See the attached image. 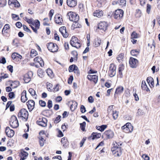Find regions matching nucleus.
Masks as SVG:
<instances>
[{
	"label": "nucleus",
	"instance_id": "aec40b11",
	"mask_svg": "<svg viewBox=\"0 0 160 160\" xmlns=\"http://www.w3.org/2000/svg\"><path fill=\"white\" fill-rule=\"evenodd\" d=\"M21 101L23 102H25L28 100V98L27 97L26 91L24 90L21 93Z\"/></svg>",
	"mask_w": 160,
	"mask_h": 160
},
{
	"label": "nucleus",
	"instance_id": "72a5a7b5",
	"mask_svg": "<svg viewBox=\"0 0 160 160\" xmlns=\"http://www.w3.org/2000/svg\"><path fill=\"white\" fill-rule=\"evenodd\" d=\"M28 155V153L26 151H24L23 149H21V152L19 154L20 157H22L26 158H27Z\"/></svg>",
	"mask_w": 160,
	"mask_h": 160
},
{
	"label": "nucleus",
	"instance_id": "ddd939ff",
	"mask_svg": "<svg viewBox=\"0 0 160 160\" xmlns=\"http://www.w3.org/2000/svg\"><path fill=\"white\" fill-rule=\"evenodd\" d=\"M5 133L7 136L9 138L12 137L14 134V131L10 129L9 127H7L5 129Z\"/></svg>",
	"mask_w": 160,
	"mask_h": 160
},
{
	"label": "nucleus",
	"instance_id": "09e8293b",
	"mask_svg": "<svg viewBox=\"0 0 160 160\" xmlns=\"http://www.w3.org/2000/svg\"><path fill=\"white\" fill-rule=\"evenodd\" d=\"M124 56V54L122 53L120 54L118 57H117V59L119 62H120V60H121L123 59Z\"/></svg>",
	"mask_w": 160,
	"mask_h": 160
},
{
	"label": "nucleus",
	"instance_id": "7c9ffc66",
	"mask_svg": "<svg viewBox=\"0 0 160 160\" xmlns=\"http://www.w3.org/2000/svg\"><path fill=\"white\" fill-rule=\"evenodd\" d=\"M107 126L106 125H102L100 126H96V128L97 130L102 132L107 128Z\"/></svg>",
	"mask_w": 160,
	"mask_h": 160
},
{
	"label": "nucleus",
	"instance_id": "864d4df0",
	"mask_svg": "<svg viewBox=\"0 0 160 160\" xmlns=\"http://www.w3.org/2000/svg\"><path fill=\"white\" fill-rule=\"evenodd\" d=\"M12 19L14 20H18L19 19L18 16L15 14H12Z\"/></svg>",
	"mask_w": 160,
	"mask_h": 160
},
{
	"label": "nucleus",
	"instance_id": "338daca9",
	"mask_svg": "<svg viewBox=\"0 0 160 160\" xmlns=\"http://www.w3.org/2000/svg\"><path fill=\"white\" fill-rule=\"evenodd\" d=\"M94 100V99L92 96H90L88 97V101L89 103H92L93 102Z\"/></svg>",
	"mask_w": 160,
	"mask_h": 160
},
{
	"label": "nucleus",
	"instance_id": "774afa93",
	"mask_svg": "<svg viewBox=\"0 0 160 160\" xmlns=\"http://www.w3.org/2000/svg\"><path fill=\"white\" fill-rule=\"evenodd\" d=\"M54 13V11L53 9H51L50 10L49 13V16L50 18V20H51L53 14Z\"/></svg>",
	"mask_w": 160,
	"mask_h": 160
},
{
	"label": "nucleus",
	"instance_id": "052dcab7",
	"mask_svg": "<svg viewBox=\"0 0 160 160\" xmlns=\"http://www.w3.org/2000/svg\"><path fill=\"white\" fill-rule=\"evenodd\" d=\"M7 69L11 72H13V67L11 65H9L7 66Z\"/></svg>",
	"mask_w": 160,
	"mask_h": 160
},
{
	"label": "nucleus",
	"instance_id": "4be33fe9",
	"mask_svg": "<svg viewBox=\"0 0 160 160\" xmlns=\"http://www.w3.org/2000/svg\"><path fill=\"white\" fill-rule=\"evenodd\" d=\"M67 2L68 6L70 7H74L77 4L76 0H67Z\"/></svg>",
	"mask_w": 160,
	"mask_h": 160
},
{
	"label": "nucleus",
	"instance_id": "0eeeda50",
	"mask_svg": "<svg viewBox=\"0 0 160 160\" xmlns=\"http://www.w3.org/2000/svg\"><path fill=\"white\" fill-rule=\"evenodd\" d=\"M48 120L45 118H39L37 121L36 123L38 125L42 127H45L47 125Z\"/></svg>",
	"mask_w": 160,
	"mask_h": 160
},
{
	"label": "nucleus",
	"instance_id": "a211bd4d",
	"mask_svg": "<svg viewBox=\"0 0 160 160\" xmlns=\"http://www.w3.org/2000/svg\"><path fill=\"white\" fill-rule=\"evenodd\" d=\"M70 43L72 47L77 43H79L78 38L75 36H73L70 41Z\"/></svg>",
	"mask_w": 160,
	"mask_h": 160
},
{
	"label": "nucleus",
	"instance_id": "423d86ee",
	"mask_svg": "<svg viewBox=\"0 0 160 160\" xmlns=\"http://www.w3.org/2000/svg\"><path fill=\"white\" fill-rule=\"evenodd\" d=\"M123 15V11L121 9L116 10L114 14V17L115 19H122Z\"/></svg>",
	"mask_w": 160,
	"mask_h": 160
},
{
	"label": "nucleus",
	"instance_id": "2f4dec72",
	"mask_svg": "<svg viewBox=\"0 0 160 160\" xmlns=\"http://www.w3.org/2000/svg\"><path fill=\"white\" fill-rule=\"evenodd\" d=\"M118 150L120 152H121V148L120 147H119L116 145L115 146H114L112 147L111 149V151L113 153H116V151L117 152H118Z\"/></svg>",
	"mask_w": 160,
	"mask_h": 160
},
{
	"label": "nucleus",
	"instance_id": "c756f323",
	"mask_svg": "<svg viewBox=\"0 0 160 160\" xmlns=\"http://www.w3.org/2000/svg\"><path fill=\"white\" fill-rule=\"evenodd\" d=\"M101 40L99 38H97L95 40L94 42L93 43V46L94 47H97L99 46L101 43Z\"/></svg>",
	"mask_w": 160,
	"mask_h": 160
},
{
	"label": "nucleus",
	"instance_id": "79ce46f5",
	"mask_svg": "<svg viewBox=\"0 0 160 160\" xmlns=\"http://www.w3.org/2000/svg\"><path fill=\"white\" fill-rule=\"evenodd\" d=\"M118 112H117V111H113L112 116H113V118L114 120L116 119L117 118L118 116Z\"/></svg>",
	"mask_w": 160,
	"mask_h": 160
},
{
	"label": "nucleus",
	"instance_id": "ea45409f",
	"mask_svg": "<svg viewBox=\"0 0 160 160\" xmlns=\"http://www.w3.org/2000/svg\"><path fill=\"white\" fill-rule=\"evenodd\" d=\"M38 54V53L37 51L33 49H32L31 50V54L30 56L32 57L36 56Z\"/></svg>",
	"mask_w": 160,
	"mask_h": 160
},
{
	"label": "nucleus",
	"instance_id": "6e6d98bb",
	"mask_svg": "<svg viewBox=\"0 0 160 160\" xmlns=\"http://www.w3.org/2000/svg\"><path fill=\"white\" fill-rule=\"evenodd\" d=\"M18 53L16 52L13 53L12 55V58L13 60H16L17 58L18 57Z\"/></svg>",
	"mask_w": 160,
	"mask_h": 160
},
{
	"label": "nucleus",
	"instance_id": "b1692460",
	"mask_svg": "<svg viewBox=\"0 0 160 160\" xmlns=\"http://www.w3.org/2000/svg\"><path fill=\"white\" fill-rule=\"evenodd\" d=\"M147 81L149 84L151 88L154 87V81L153 78L151 77H149L147 78Z\"/></svg>",
	"mask_w": 160,
	"mask_h": 160
},
{
	"label": "nucleus",
	"instance_id": "9d476101",
	"mask_svg": "<svg viewBox=\"0 0 160 160\" xmlns=\"http://www.w3.org/2000/svg\"><path fill=\"white\" fill-rule=\"evenodd\" d=\"M138 60L132 57H130L129 60V63L131 67L135 68H136L138 66Z\"/></svg>",
	"mask_w": 160,
	"mask_h": 160
},
{
	"label": "nucleus",
	"instance_id": "13d9d810",
	"mask_svg": "<svg viewBox=\"0 0 160 160\" xmlns=\"http://www.w3.org/2000/svg\"><path fill=\"white\" fill-rule=\"evenodd\" d=\"M87 138L86 137H84L82 139L80 142V147H82L83 145L85 142V141L86 139Z\"/></svg>",
	"mask_w": 160,
	"mask_h": 160
},
{
	"label": "nucleus",
	"instance_id": "0e129e2a",
	"mask_svg": "<svg viewBox=\"0 0 160 160\" xmlns=\"http://www.w3.org/2000/svg\"><path fill=\"white\" fill-rule=\"evenodd\" d=\"M6 63V60L4 57H2L0 59V63L3 64H5Z\"/></svg>",
	"mask_w": 160,
	"mask_h": 160
},
{
	"label": "nucleus",
	"instance_id": "f257e3e1",
	"mask_svg": "<svg viewBox=\"0 0 160 160\" xmlns=\"http://www.w3.org/2000/svg\"><path fill=\"white\" fill-rule=\"evenodd\" d=\"M30 24L29 26L33 31L36 33H38V30L40 28V22L39 21H26Z\"/></svg>",
	"mask_w": 160,
	"mask_h": 160
},
{
	"label": "nucleus",
	"instance_id": "a878e982",
	"mask_svg": "<svg viewBox=\"0 0 160 160\" xmlns=\"http://www.w3.org/2000/svg\"><path fill=\"white\" fill-rule=\"evenodd\" d=\"M123 88L122 86H119L116 89L114 96L116 94H120L123 92Z\"/></svg>",
	"mask_w": 160,
	"mask_h": 160
},
{
	"label": "nucleus",
	"instance_id": "393cba45",
	"mask_svg": "<svg viewBox=\"0 0 160 160\" xmlns=\"http://www.w3.org/2000/svg\"><path fill=\"white\" fill-rule=\"evenodd\" d=\"M118 2H115L112 3L113 4H117ZM119 5L121 7H125L126 5V0H120L118 2Z\"/></svg>",
	"mask_w": 160,
	"mask_h": 160
},
{
	"label": "nucleus",
	"instance_id": "7ed1b4c3",
	"mask_svg": "<svg viewBox=\"0 0 160 160\" xmlns=\"http://www.w3.org/2000/svg\"><path fill=\"white\" fill-rule=\"evenodd\" d=\"M47 46L48 50L52 52H57L58 49V46L57 44L52 42L48 43L47 44Z\"/></svg>",
	"mask_w": 160,
	"mask_h": 160
},
{
	"label": "nucleus",
	"instance_id": "4468645a",
	"mask_svg": "<svg viewBox=\"0 0 160 160\" xmlns=\"http://www.w3.org/2000/svg\"><path fill=\"white\" fill-rule=\"evenodd\" d=\"M59 31L64 38H67L68 36V34L67 32L66 28L65 27L63 26L59 28Z\"/></svg>",
	"mask_w": 160,
	"mask_h": 160
},
{
	"label": "nucleus",
	"instance_id": "603ef678",
	"mask_svg": "<svg viewBox=\"0 0 160 160\" xmlns=\"http://www.w3.org/2000/svg\"><path fill=\"white\" fill-rule=\"evenodd\" d=\"M8 97L10 99H12L15 97V94L13 92H10L8 93Z\"/></svg>",
	"mask_w": 160,
	"mask_h": 160
},
{
	"label": "nucleus",
	"instance_id": "8fccbe9b",
	"mask_svg": "<svg viewBox=\"0 0 160 160\" xmlns=\"http://www.w3.org/2000/svg\"><path fill=\"white\" fill-rule=\"evenodd\" d=\"M52 106V100H49L47 103V106L49 109L51 108Z\"/></svg>",
	"mask_w": 160,
	"mask_h": 160
},
{
	"label": "nucleus",
	"instance_id": "e433bc0d",
	"mask_svg": "<svg viewBox=\"0 0 160 160\" xmlns=\"http://www.w3.org/2000/svg\"><path fill=\"white\" fill-rule=\"evenodd\" d=\"M23 79L25 83H28L31 81V78L28 75H26Z\"/></svg>",
	"mask_w": 160,
	"mask_h": 160
},
{
	"label": "nucleus",
	"instance_id": "37998d69",
	"mask_svg": "<svg viewBox=\"0 0 160 160\" xmlns=\"http://www.w3.org/2000/svg\"><path fill=\"white\" fill-rule=\"evenodd\" d=\"M23 29L25 31L30 33H32L31 31L26 25H23Z\"/></svg>",
	"mask_w": 160,
	"mask_h": 160
},
{
	"label": "nucleus",
	"instance_id": "2eb2a0df",
	"mask_svg": "<svg viewBox=\"0 0 160 160\" xmlns=\"http://www.w3.org/2000/svg\"><path fill=\"white\" fill-rule=\"evenodd\" d=\"M104 135L106 137L107 139L111 138L113 137L114 132L111 130H107L104 132Z\"/></svg>",
	"mask_w": 160,
	"mask_h": 160
},
{
	"label": "nucleus",
	"instance_id": "69168bd1",
	"mask_svg": "<svg viewBox=\"0 0 160 160\" xmlns=\"http://www.w3.org/2000/svg\"><path fill=\"white\" fill-rule=\"evenodd\" d=\"M131 36L133 38H138L137 34L135 32H133L132 33Z\"/></svg>",
	"mask_w": 160,
	"mask_h": 160
},
{
	"label": "nucleus",
	"instance_id": "cd10ccee",
	"mask_svg": "<svg viewBox=\"0 0 160 160\" xmlns=\"http://www.w3.org/2000/svg\"><path fill=\"white\" fill-rule=\"evenodd\" d=\"M141 88L143 90H146L147 92L150 91L146 84L145 81L144 80H143L142 82Z\"/></svg>",
	"mask_w": 160,
	"mask_h": 160
},
{
	"label": "nucleus",
	"instance_id": "c85d7f7f",
	"mask_svg": "<svg viewBox=\"0 0 160 160\" xmlns=\"http://www.w3.org/2000/svg\"><path fill=\"white\" fill-rule=\"evenodd\" d=\"M78 21H75L72 25V28L73 29L75 28H80L81 27V25L78 22Z\"/></svg>",
	"mask_w": 160,
	"mask_h": 160
},
{
	"label": "nucleus",
	"instance_id": "6e6552de",
	"mask_svg": "<svg viewBox=\"0 0 160 160\" xmlns=\"http://www.w3.org/2000/svg\"><path fill=\"white\" fill-rule=\"evenodd\" d=\"M67 17L69 20H79V16L75 12H69L67 14Z\"/></svg>",
	"mask_w": 160,
	"mask_h": 160
},
{
	"label": "nucleus",
	"instance_id": "bb28decb",
	"mask_svg": "<svg viewBox=\"0 0 160 160\" xmlns=\"http://www.w3.org/2000/svg\"><path fill=\"white\" fill-rule=\"evenodd\" d=\"M72 104L71 105L70 109L72 111H73L77 108L78 106L77 102L74 101H72Z\"/></svg>",
	"mask_w": 160,
	"mask_h": 160
},
{
	"label": "nucleus",
	"instance_id": "f3484780",
	"mask_svg": "<svg viewBox=\"0 0 160 160\" xmlns=\"http://www.w3.org/2000/svg\"><path fill=\"white\" fill-rule=\"evenodd\" d=\"M100 133H97V132H92L91 136L88 138V139H90L92 138V140H94L95 139L99 138L101 137Z\"/></svg>",
	"mask_w": 160,
	"mask_h": 160
},
{
	"label": "nucleus",
	"instance_id": "a19ab883",
	"mask_svg": "<svg viewBox=\"0 0 160 160\" xmlns=\"http://www.w3.org/2000/svg\"><path fill=\"white\" fill-rule=\"evenodd\" d=\"M7 4L6 0H0V7H4Z\"/></svg>",
	"mask_w": 160,
	"mask_h": 160
},
{
	"label": "nucleus",
	"instance_id": "680f3d73",
	"mask_svg": "<svg viewBox=\"0 0 160 160\" xmlns=\"http://www.w3.org/2000/svg\"><path fill=\"white\" fill-rule=\"evenodd\" d=\"M10 28V26L8 24H5L2 30V34H3V32H4V30L5 29H6V30H7V29L8 30V29H9Z\"/></svg>",
	"mask_w": 160,
	"mask_h": 160
},
{
	"label": "nucleus",
	"instance_id": "f704fd0d",
	"mask_svg": "<svg viewBox=\"0 0 160 160\" xmlns=\"http://www.w3.org/2000/svg\"><path fill=\"white\" fill-rule=\"evenodd\" d=\"M131 54L132 56H137L139 53V52L136 50H132L131 51Z\"/></svg>",
	"mask_w": 160,
	"mask_h": 160
},
{
	"label": "nucleus",
	"instance_id": "f03ea898",
	"mask_svg": "<svg viewBox=\"0 0 160 160\" xmlns=\"http://www.w3.org/2000/svg\"><path fill=\"white\" fill-rule=\"evenodd\" d=\"M9 123L12 128H16L18 126V121L16 116L14 115L12 116Z\"/></svg>",
	"mask_w": 160,
	"mask_h": 160
},
{
	"label": "nucleus",
	"instance_id": "c9c22d12",
	"mask_svg": "<svg viewBox=\"0 0 160 160\" xmlns=\"http://www.w3.org/2000/svg\"><path fill=\"white\" fill-rule=\"evenodd\" d=\"M80 127L81 130L82 131H85V127L86 125V122H85L84 121L82 123L80 124Z\"/></svg>",
	"mask_w": 160,
	"mask_h": 160
},
{
	"label": "nucleus",
	"instance_id": "58836bf2",
	"mask_svg": "<svg viewBox=\"0 0 160 160\" xmlns=\"http://www.w3.org/2000/svg\"><path fill=\"white\" fill-rule=\"evenodd\" d=\"M28 92L31 94V95L32 96L36 95L37 96V95L36 93V92L32 88H30L28 90Z\"/></svg>",
	"mask_w": 160,
	"mask_h": 160
},
{
	"label": "nucleus",
	"instance_id": "1a4fd4ad",
	"mask_svg": "<svg viewBox=\"0 0 160 160\" xmlns=\"http://www.w3.org/2000/svg\"><path fill=\"white\" fill-rule=\"evenodd\" d=\"M108 26V24L106 22L101 21L98 24L96 31L98 29L103 30L105 31L107 29V27Z\"/></svg>",
	"mask_w": 160,
	"mask_h": 160
},
{
	"label": "nucleus",
	"instance_id": "bf43d9fd",
	"mask_svg": "<svg viewBox=\"0 0 160 160\" xmlns=\"http://www.w3.org/2000/svg\"><path fill=\"white\" fill-rule=\"evenodd\" d=\"M144 113V112L140 108L138 109L137 112V115L138 116H141L143 115Z\"/></svg>",
	"mask_w": 160,
	"mask_h": 160
},
{
	"label": "nucleus",
	"instance_id": "39448f33",
	"mask_svg": "<svg viewBox=\"0 0 160 160\" xmlns=\"http://www.w3.org/2000/svg\"><path fill=\"white\" fill-rule=\"evenodd\" d=\"M116 69V67L114 64L113 63L110 64L109 68L108 73L111 77H113L115 75Z\"/></svg>",
	"mask_w": 160,
	"mask_h": 160
},
{
	"label": "nucleus",
	"instance_id": "4c0bfd02",
	"mask_svg": "<svg viewBox=\"0 0 160 160\" xmlns=\"http://www.w3.org/2000/svg\"><path fill=\"white\" fill-rule=\"evenodd\" d=\"M59 84H57L55 87L53 88V90H51L50 88H48V89H50V91H52L53 92H58L59 90Z\"/></svg>",
	"mask_w": 160,
	"mask_h": 160
},
{
	"label": "nucleus",
	"instance_id": "20e7f679",
	"mask_svg": "<svg viewBox=\"0 0 160 160\" xmlns=\"http://www.w3.org/2000/svg\"><path fill=\"white\" fill-rule=\"evenodd\" d=\"M18 116L22 118V119H24L27 121L28 117V111L25 108L21 109L18 114Z\"/></svg>",
	"mask_w": 160,
	"mask_h": 160
},
{
	"label": "nucleus",
	"instance_id": "473e14b6",
	"mask_svg": "<svg viewBox=\"0 0 160 160\" xmlns=\"http://www.w3.org/2000/svg\"><path fill=\"white\" fill-rule=\"evenodd\" d=\"M78 67L75 64H72L70 65L68 68V71L69 72H72L76 70Z\"/></svg>",
	"mask_w": 160,
	"mask_h": 160
},
{
	"label": "nucleus",
	"instance_id": "f8f14e48",
	"mask_svg": "<svg viewBox=\"0 0 160 160\" xmlns=\"http://www.w3.org/2000/svg\"><path fill=\"white\" fill-rule=\"evenodd\" d=\"M26 104L30 112L32 111L34 108L35 102L32 100H29L26 102Z\"/></svg>",
	"mask_w": 160,
	"mask_h": 160
},
{
	"label": "nucleus",
	"instance_id": "3c124183",
	"mask_svg": "<svg viewBox=\"0 0 160 160\" xmlns=\"http://www.w3.org/2000/svg\"><path fill=\"white\" fill-rule=\"evenodd\" d=\"M54 18L55 20L57 19L60 20L61 19H62V16L59 14H56Z\"/></svg>",
	"mask_w": 160,
	"mask_h": 160
},
{
	"label": "nucleus",
	"instance_id": "de8ad7c7",
	"mask_svg": "<svg viewBox=\"0 0 160 160\" xmlns=\"http://www.w3.org/2000/svg\"><path fill=\"white\" fill-rule=\"evenodd\" d=\"M46 72L49 77H51L53 73L52 71L50 68H48L46 70Z\"/></svg>",
	"mask_w": 160,
	"mask_h": 160
},
{
	"label": "nucleus",
	"instance_id": "49530a36",
	"mask_svg": "<svg viewBox=\"0 0 160 160\" xmlns=\"http://www.w3.org/2000/svg\"><path fill=\"white\" fill-rule=\"evenodd\" d=\"M39 104L42 107H45L46 105V102L42 100H40L39 101Z\"/></svg>",
	"mask_w": 160,
	"mask_h": 160
},
{
	"label": "nucleus",
	"instance_id": "e2e57ef3",
	"mask_svg": "<svg viewBox=\"0 0 160 160\" xmlns=\"http://www.w3.org/2000/svg\"><path fill=\"white\" fill-rule=\"evenodd\" d=\"M12 83H13L14 84L16 85L14 87V88H17L18 86L19 85L20 82L18 81H12Z\"/></svg>",
	"mask_w": 160,
	"mask_h": 160
},
{
	"label": "nucleus",
	"instance_id": "c03bdc74",
	"mask_svg": "<svg viewBox=\"0 0 160 160\" xmlns=\"http://www.w3.org/2000/svg\"><path fill=\"white\" fill-rule=\"evenodd\" d=\"M61 116L60 115H58L56 119L54 120V122L55 123H57L61 121Z\"/></svg>",
	"mask_w": 160,
	"mask_h": 160
},
{
	"label": "nucleus",
	"instance_id": "412c9836",
	"mask_svg": "<svg viewBox=\"0 0 160 160\" xmlns=\"http://www.w3.org/2000/svg\"><path fill=\"white\" fill-rule=\"evenodd\" d=\"M124 69V65L123 64H120L118 68V74L119 78H122L123 77L122 73V71Z\"/></svg>",
	"mask_w": 160,
	"mask_h": 160
},
{
	"label": "nucleus",
	"instance_id": "a18cd8bd",
	"mask_svg": "<svg viewBox=\"0 0 160 160\" xmlns=\"http://www.w3.org/2000/svg\"><path fill=\"white\" fill-rule=\"evenodd\" d=\"M71 54L73 55V56L74 58V60L77 59L78 57V53L76 51H73L71 52Z\"/></svg>",
	"mask_w": 160,
	"mask_h": 160
},
{
	"label": "nucleus",
	"instance_id": "6ab92c4d",
	"mask_svg": "<svg viewBox=\"0 0 160 160\" xmlns=\"http://www.w3.org/2000/svg\"><path fill=\"white\" fill-rule=\"evenodd\" d=\"M34 61L37 62L39 63L40 66L42 67L44 66V62L43 59L41 57H37L34 59Z\"/></svg>",
	"mask_w": 160,
	"mask_h": 160
},
{
	"label": "nucleus",
	"instance_id": "9b49d317",
	"mask_svg": "<svg viewBox=\"0 0 160 160\" xmlns=\"http://www.w3.org/2000/svg\"><path fill=\"white\" fill-rule=\"evenodd\" d=\"M122 129L124 132H131L133 130V127L130 123H127L126 124L122 127Z\"/></svg>",
	"mask_w": 160,
	"mask_h": 160
},
{
	"label": "nucleus",
	"instance_id": "dca6fc26",
	"mask_svg": "<svg viewBox=\"0 0 160 160\" xmlns=\"http://www.w3.org/2000/svg\"><path fill=\"white\" fill-rule=\"evenodd\" d=\"M87 78L90 81H92L95 84L96 83L98 80V76L96 75H91L88 74L87 76Z\"/></svg>",
	"mask_w": 160,
	"mask_h": 160
},
{
	"label": "nucleus",
	"instance_id": "4d7b16f0",
	"mask_svg": "<svg viewBox=\"0 0 160 160\" xmlns=\"http://www.w3.org/2000/svg\"><path fill=\"white\" fill-rule=\"evenodd\" d=\"M73 78L72 75H70L68 80V83L69 84H71L73 80Z\"/></svg>",
	"mask_w": 160,
	"mask_h": 160
},
{
	"label": "nucleus",
	"instance_id": "5701e85b",
	"mask_svg": "<svg viewBox=\"0 0 160 160\" xmlns=\"http://www.w3.org/2000/svg\"><path fill=\"white\" fill-rule=\"evenodd\" d=\"M103 12L100 10H98L95 11L93 13V16L98 18H100L103 15Z\"/></svg>",
	"mask_w": 160,
	"mask_h": 160
},
{
	"label": "nucleus",
	"instance_id": "5fc2aeb1",
	"mask_svg": "<svg viewBox=\"0 0 160 160\" xmlns=\"http://www.w3.org/2000/svg\"><path fill=\"white\" fill-rule=\"evenodd\" d=\"M80 111L82 113H84L86 111V108L84 105H81L80 107Z\"/></svg>",
	"mask_w": 160,
	"mask_h": 160
}]
</instances>
